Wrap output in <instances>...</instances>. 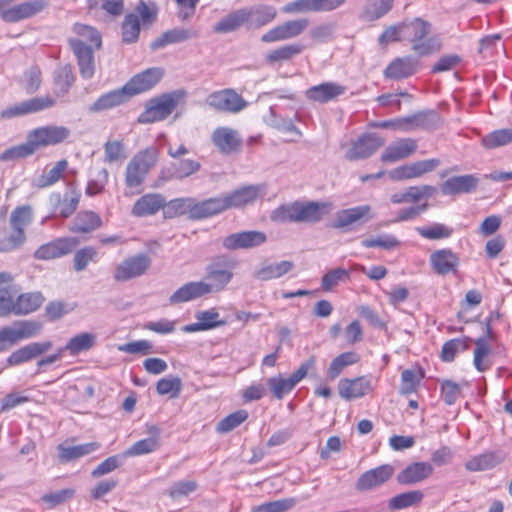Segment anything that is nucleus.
Masks as SVG:
<instances>
[{
	"label": "nucleus",
	"mask_w": 512,
	"mask_h": 512,
	"mask_svg": "<svg viewBox=\"0 0 512 512\" xmlns=\"http://www.w3.org/2000/svg\"><path fill=\"white\" fill-rule=\"evenodd\" d=\"M346 92V87L335 82H324L308 88L305 97L312 102L324 104L333 101Z\"/></svg>",
	"instance_id": "nucleus-35"
},
{
	"label": "nucleus",
	"mask_w": 512,
	"mask_h": 512,
	"mask_svg": "<svg viewBox=\"0 0 512 512\" xmlns=\"http://www.w3.org/2000/svg\"><path fill=\"white\" fill-rule=\"evenodd\" d=\"M424 499V493L421 490H410L397 494L389 499L388 508L391 511L406 509L418 506Z\"/></svg>",
	"instance_id": "nucleus-51"
},
{
	"label": "nucleus",
	"mask_w": 512,
	"mask_h": 512,
	"mask_svg": "<svg viewBox=\"0 0 512 512\" xmlns=\"http://www.w3.org/2000/svg\"><path fill=\"white\" fill-rule=\"evenodd\" d=\"M207 102L214 109L229 113L240 112L247 106L242 96L233 89L213 92L208 96Z\"/></svg>",
	"instance_id": "nucleus-21"
},
{
	"label": "nucleus",
	"mask_w": 512,
	"mask_h": 512,
	"mask_svg": "<svg viewBox=\"0 0 512 512\" xmlns=\"http://www.w3.org/2000/svg\"><path fill=\"white\" fill-rule=\"evenodd\" d=\"M373 390L371 379L367 375L344 377L338 381L337 391L340 398L351 401L363 398Z\"/></svg>",
	"instance_id": "nucleus-16"
},
{
	"label": "nucleus",
	"mask_w": 512,
	"mask_h": 512,
	"mask_svg": "<svg viewBox=\"0 0 512 512\" xmlns=\"http://www.w3.org/2000/svg\"><path fill=\"white\" fill-rule=\"evenodd\" d=\"M164 76L160 67L148 68L134 75L124 86L128 98L152 89Z\"/></svg>",
	"instance_id": "nucleus-18"
},
{
	"label": "nucleus",
	"mask_w": 512,
	"mask_h": 512,
	"mask_svg": "<svg viewBox=\"0 0 512 512\" xmlns=\"http://www.w3.org/2000/svg\"><path fill=\"white\" fill-rule=\"evenodd\" d=\"M194 35H195V33H193L192 31H190L188 29L169 30V31L164 32L157 39H155L151 43L150 47L153 50L159 49L168 44L179 43V42L185 41Z\"/></svg>",
	"instance_id": "nucleus-59"
},
{
	"label": "nucleus",
	"mask_w": 512,
	"mask_h": 512,
	"mask_svg": "<svg viewBox=\"0 0 512 512\" xmlns=\"http://www.w3.org/2000/svg\"><path fill=\"white\" fill-rule=\"evenodd\" d=\"M385 143L381 136L370 133L359 137L348 150L346 157L349 160L363 159L374 154Z\"/></svg>",
	"instance_id": "nucleus-29"
},
{
	"label": "nucleus",
	"mask_w": 512,
	"mask_h": 512,
	"mask_svg": "<svg viewBox=\"0 0 512 512\" xmlns=\"http://www.w3.org/2000/svg\"><path fill=\"white\" fill-rule=\"evenodd\" d=\"M223 196L227 210L239 208L254 203L260 196V189L255 185L243 186Z\"/></svg>",
	"instance_id": "nucleus-41"
},
{
	"label": "nucleus",
	"mask_w": 512,
	"mask_h": 512,
	"mask_svg": "<svg viewBox=\"0 0 512 512\" xmlns=\"http://www.w3.org/2000/svg\"><path fill=\"white\" fill-rule=\"evenodd\" d=\"M81 199V191L74 181L68 182L63 192L56 191L50 196L54 211L64 219L70 218L76 213Z\"/></svg>",
	"instance_id": "nucleus-13"
},
{
	"label": "nucleus",
	"mask_w": 512,
	"mask_h": 512,
	"mask_svg": "<svg viewBox=\"0 0 512 512\" xmlns=\"http://www.w3.org/2000/svg\"><path fill=\"white\" fill-rule=\"evenodd\" d=\"M435 192V187L430 185L410 186L405 191L392 194L390 201L393 204L416 203L432 197Z\"/></svg>",
	"instance_id": "nucleus-45"
},
{
	"label": "nucleus",
	"mask_w": 512,
	"mask_h": 512,
	"mask_svg": "<svg viewBox=\"0 0 512 512\" xmlns=\"http://www.w3.org/2000/svg\"><path fill=\"white\" fill-rule=\"evenodd\" d=\"M236 262L225 255L216 256L206 268V286L210 294L224 290L231 282Z\"/></svg>",
	"instance_id": "nucleus-9"
},
{
	"label": "nucleus",
	"mask_w": 512,
	"mask_h": 512,
	"mask_svg": "<svg viewBox=\"0 0 512 512\" xmlns=\"http://www.w3.org/2000/svg\"><path fill=\"white\" fill-rule=\"evenodd\" d=\"M394 0H368L363 17L368 21H375L386 15L393 7Z\"/></svg>",
	"instance_id": "nucleus-61"
},
{
	"label": "nucleus",
	"mask_w": 512,
	"mask_h": 512,
	"mask_svg": "<svg viewBox=\"0 0 512 512\" xmlns=\"http://www.w3.org/2000/svg\"><path fill=\"white\" fill-rule=\"evenodd\" d=\"M512 143V128L494 130L481 139L486 149H495Z\"/></svg>",
	"instance_id": "nucleus-62"
},
{
	"label": "nucleus",
	"mask_w": 512,
	"mask_h": 512,
	"mask_svg": "<svg viewBox=\"0 0 512 512\" xmlns=\"http://www.w3.org/2000/svg\"><path fill=\"white\" fill-rule=\"evenodd\" d=\"M151 267V258L146 253H139L124 258L113 270L116 282H127L146 274Z\"/></svg>",
	"instance_id": "nucleus-12"
},
{
	"label": "nucleus",
	"mask_w": 512,
	"mask_h": 512,
	"mask_svg": "<svg viewBox=\"0 0 512 512\" xmlns=\"http://www.w3.org/2000/svg\"><path fill=\"white\" fill-rule=\"evenodd\" d=\"M104 162L113 164L122 162L127 157V148L123 139L109 138L103 145Z\"/></svg>",
	"instance_id": "nucleus-55"
},
{
	"label": "nucleus",
	"mask_w": 512,
	"mask_h": 512,
	"mask_svg": "<svg viewBox=\"0 0 512 512\" xmlns=\"http://www.w3.org/2000/svg\"><path fill=\"white\" fill-rule=\"evenodd\" d=\"M48 7L46 0H28L15 4V0H0V18L7 23H17L33 18Z\"/></svg>",
	"instance_id": "nucleus-7"
},
{
	"label": "nucleus",
	"mask_w": 512,
	"mask_h": 512,
	"mask_svg": "<svg viewBox=\"0 0 512 512\" xmlns=\"http://www.w3.org/2000/svg\"><path fill=\"white\" fill-rule=\"evenodd\" d=\"M128 100L124 88L101 95L89 108L91 112H101L119 106Z\"/></svg>",
	"instance_id": "nucleus-52"
},
{
	"label": "nucleus",
	"mask_w": 512,
	"mask_h": 512,
	"mask_svg": "<svg viewBox=\"0 0 512 512\" xmlns=\"http://www.w3.org/2000/svg\"><path fill=\"white\" fill-rule=\"evenodd\" d=\"M440 165V160L425 159L398 166L389 171L390 179L394 181H405L420 178L425 174L434 171Z\"/></svg>",
	"instance_id": "nucleus-17"
},
{
	"label": "nucleus",
	"mask_w": 512,
	"mask_h": 512,
	"mask_svg": "<svg viewBox=\"0 0 512 512\" xmlns=\"http://www.w3.org/2000/svg\"><path fill=\"white\" fill-rule=\"evenodd\" d=\"M103 224L101 216L92 210H82L77 213L69 231L75 234H90Z\"/></svg>",
	"instance_id": "nucleus-39"
},
{
	"label": "nucleus",
	"mask_w": 512,
	"mask_h": 512,
	"mask_svg": "<svg viewBox=\"0 0 512 512\" xmlns=\"http://www.w3.org/2000/svg\"><path fill=\"white\" fill-rule=\"evenodd\" d=\"M148 438L136 441L123 453L124 457H137L150 454L158 450L161 444V431L156 425L147 428Z\"/></svg>",
	"instance_id": "nucleus-34"
},
{
	"label": "nucleus",
	"mask_w": 512,
	"mask_h": 512,
	"mask_svg": "<svg viewBox=\"0 0 512 512\" xmlns=\"http://www.w3.org/2000/svg\"><path fill=\"white\" fill-rule=\"evenodd\" d=\"M248 13H251L250 22L256 28L272 23L278 15L277 9L267 4H260L248 9Z\"/></svg>",
	"instance_id": "nucleus-54"
},
{
	"label": "nucleus",
	"mask_w": 512,
	"mask_h": 512,
	"mask_svg": "<svg viewBox=\"0 0 512 512\" xmlns=\"http://www.w3.org/2000/svg\"><path fill=\"white\" fill-rule=\"evenodd\" d=\"M267 236L262 231L250 230L232 233L222 240V245L227 250L250 249L264 244Z\"/></svg>",
	"instance_id": "nucleus-25"
},
{
	"label": "nucleus",
	"mask_w": 512,
	"mask_h": 512,
	"mask_svg": "<svg viewBox=\"0 0 512 512\" xmlns=\"http://www.w3.org/2000/svg\"><path fill=\"white\" fill-rule=\"evenodd\" d=\"M418 63L410 56L393 59L383 71L387 79L400 80L408 78L416 73Z\"/></svg>",
	"instance_id": "nucleus-37"
},
{
	"label": "nucleus",
	"mask_w": 512,
	"mask_h": 512,
	"mask_svg": "<svg viewBox=\"0 0 512 512\" xmlns=\"http://www.w3.org/2000/svg\"><path fill=\"white\" fill-rule=\"evenodd\" d=\"M75 82V75L70 65L59 67L53 78V93L56 97H63L68 93Z\"/></svg>",
	"instance_id": "nucleus-50"
},
{
	"label": "nucleus",
	"mask_w": 512,
	"mask_h": 512,
	"mask_svg": "<svg viewBox=\"0 0 512 512\" xmlns=\"http://www.w3.org/2000/svg\"><path fill=\"white\" fill-rule=\"evenodd\" d=\"M432 25L430 22L416 17L404 21L405 41L411 43V49L419 56H427L441 48V43L434 37H429Z\"/></svg>",
	"instance_id": "nucleus-5"
},
{
	"label": "nucleus",
	"mask_w": 512,
	"mask_h": 512,
	"mask_svg": "<svg viewBox=\"0 0 512 512\" xmlns=\"http://www.w3.org/2000/svg\"><path fill=\"white\" fill-rule=\"evenodd\" d=\"M187 92L178 89L151 98L139 114L137 122L152 124L167 119L179 106L185 103Z\"/></svg>",
	"instance_id": "nucleus-4"
},
{
	"label": "nucleus",
	"mask_w": 512,
	"mask_h": 512,
	"mask_svg": "<svg viewBox=\"0 0 512 512\" xmlns=\"http://www.w3.org/2000/svg\"><path fill=\"white\" fill-rule=\"evenodd\" d=\"M503 461V456L496 452H485L471 457L466 463L465 468L471 472L485 471L492 469Z\"/></svg>",
	"instance_id": "nucleus-49"
},
{
	"label": "nucleus",
	"mask_w": 512,
	"mask_h": 512,
	"mask_svg": "<svg viewBox=\"0 0 512 512\" xmlns=\"http://www.w3.org/2000/svg\"><path fill=\"white\" fill-rule=\"evenodd\" d=\"M227 210L224 196L213 197L203 201L194 202L188 206L190 218L199 220L205 219Z\"/></svg>",
	"instance_id": "nucleus-30"
},
{
	"label": "nucleus",
	"mask_w": 512,
	"mask_h": 512,
	"mask_svg": "<svg viewBox=\"0 0 512 512\" xmlns=\"http://www.w3.org/2000/svg\"><path fill=\"white\" fill-rule=\"evenodd\" d=\"M160 149L151 145L136 152L128 161L124 171L125 197H133L142 193L145 181L150 172L157 166Z\"/></svg>",
	"instance_id": "nucleus-1"
},
{
	"label": "nucleus",
	"mask_w": 512,
	"mask_h": 512,
	"mask_svg": "<svg viewBox=\"0 0 512 512\" xmlns=\"http://www.w3.org/2000/svg\"><path fill=\"white\" fill-rule=\"evenodd\" d=\"M391 464H383L362 473L356 481V489L360 492L370 491L388 482L394 475Z\"/></svg>",
	"instance_id": "nucleus-22"
},
{
	"label": "nucleus",
	"mask_w": 512,
	"mask_h": 512,
	"mask_svg": "<svg viewBox=\"0 0 512 512\" xmlns=\"http://www.w3.org/2000/svg\"><path fill=\"white\" fill-rule=\"evenodd\" d=\"M141 23L134 13L125 15L121 25L122 42L126 44L135 43L139 39Z\"/></svg>",
	"instance_id": "nucleus-58"
},
{
	"label": "nucleus",
	"mask_w": 512,
	"mask_h": 512,
	"mask_svg": "<svg viewBox=\"0 0 512 512\" xmlns=\"http://www.w3.org/2000/svg\"><path fill=\"white\" fill-rule=\"evenodd\" d=\"M429 264L437 275L456 274L460 267V256L451 248H441L429 256Z\"/></svg>",
	"instance_id": "nucleus-20"
},
{
	"label": "nucleus",
	"mask_w": 512,
	"mask_h": 512,
	"mask_svg": "<svg viewBox=\"0 0 512 512\" xmlns=\"http://www.w3.org/2000/svg\"><path fill=\"white\" fill-rule=\"evenodd\" d=\"M249 417V413L245 409L236 410L222 420L216 426V431L220 434L228 433L235 428L239 427L242 423H244Z\"/></svg>",
	"instance_id": "nucleus-64"
},
{
	"label": "nucleus",
	"mask_w": 512,
	"mask_h": 512,
	"mask_svg": "<svg viewBox=\"0 0 512 512\" xmlns=\"http://www.w3.org/2000/svg\"><path fill=\"white\" fill-rule=\"evenodd\" d=\"M294 268L292 261H281L279 263L264 264L255 271L254 277L260 281H269L280 278Z\"/></svg>",
	"instance_id": "nucleus-48"
},
{
	"label": "nucleus",
	"mask_w": 512,
	"mask_h": 512,
	"mask_svg": "<svg viewBox=\"0 0 512 512\" xmlns=\"http://www.w3.org/2000/svg\"><path fill=\"white\" fill-rule=\"evenodd\" d=\"M32 208L28 205L16 207L10 215L11 232L0 235V252H9L19 248L26 240L25 228L32 221Z\"/></svg>",
	"instance_id": "nucleus-6"
},
{
	"label": "nucleus",
	"mask_w": 512,
	"mask_h": 512,
	"mask_svg": "<svg viewBox=\"0 0 512 512\" xmlns=\"http://www.w3.org/2000/svg\"><path fill=\"white\" fill-rule=\"evenodd\" d=\"M417 233L427 240H444L452 236L454 230L452 227L443 223H432L416 228Z\"/></svg>",
	"instance_id": "nucleus-57"
},
{
	"label": "nucleus",
	"mask_w": 512,
	"mask_h": 512,
	"mask_svg": "<svg viewBox=\"0 0 512 512\" xmlns=\"http://www.w3.org/2000/svg\"><path fill=\"white\" fill-rule=\"evenodd\" d=\"M309 26L307 18H296L273 26L261 36L263 43H276L294 39L302 35Z\"/></svg>",
	"instance_id": "nucleus-14"
},
{
	"label": "nucleus",
	"mask_w": 512,
	"mask_h": 512,
	"mask_svg": "<svg viewBox=\"0 0 512 512\" xmlns=\"http://www.w3.org/2000/svg\"><path fill=\"white\" fill-rule=\"evenodd\" d=\"M44 302L45 296L40 291L17 292L15 316L32 314L39 310Z\"/></svg>",
	"instance_id": "nucleus-44"
},
{
	"label": "nucleus",
	"mask_w": 512,
	"mask_h": 512,
	"mask_svg": "<svg viewBox=\"0 0 512 512\" xmlns=\"http://www.w3.org/2000/svg\"><path fill=\"white\" fill-rule=\"evenodd\" d=\"M469 349V338L450 339L442 345L440 359L443 362H452L459 352Z\"/></svg>",
	"instance_id": "nucleus-60"
},
{
	"label": "nucleus",
	"mask_w": 512,
	"mask_h": 512,
	"mask_svg": "<svg viewBox=\"0 0 512 512\" xmlns=\"http://www.w3.org/2000/svg\"><path fill=\"white\" fill-rule=\"evenodd\" d=\"M68 167L69 162L65 158L59 159L51 166H46L42 174L34 180V187L45 189L56 185L65 179Z\"/></svg>",
	"instance_id": "nucleus-36"
},
{
	"label": "nucleus",
	"mask_w": 512,
	"mask_h": 512,
	"mask_svg": "<svg viewBox=\"0 0 512 512\" xmlns=\"http://www.w3.org/2000/svg\"><path fill=\"white\" fill-rule=\"evenodd\" d=\"M315 357L311 356L306 361L300 364L296 371L289 377L284 375H277L267 379V385L272 392V395L282 400L286 395L291 393L297 384L302 381L308 374L309 370L315 367Z\"/></svg>",
	"instance_id": "nucleus-8"
},
{
	"label": "nucleus",
	"mask_w": 512,
	"mask_h": 512,
	"mask_svg": "<svg viewBox=\"0 0 512 512\" xmlns=\"http://www.w3.org/2000/svg\"><path fill=\"white\" fill-rule=\"evenodd\" d=\"M213 145L223 154H231L238 151L242 140L238 132L230 127H217L211 135Z\"/></svg>",
	"instance_id": "nucleus-32"
},
{
	"label": "nucleus",
	"mask_w": 512,
	"mask_h": 512,
	"mask_svg": "<svg viewBox=\"0 0 512 512\" xmlns=\"http://www.w3.org/2000/svg\"><path fill=\"white\" fill-rule=\"evenodd\" d=\"M68 42L77 59L81 77L84 79L92 78L95 72V48L83 45L80 40H69Z\"/></svg>",
	"instance_id": "nucleus-33"
},
{
	"label": "nucleus",
	"mask_w": 512,
	"mask_h": 512,
	"mask_svg": "<svg viewBox=\"0 0 512 512\" xmlns=\"http://www.w3.org/2000/svg\"><path fill=\"white\" fill-rule=\"evenodd\" d=\"M251 13L248 9L242 8L235 10L225 17H223L214 27L213 31L219 34H226L240 29L245 24L249 23Z\"/></svg>",
	"instance_id": "nucleus-43"
},
{
	"label": "nucleus",
	"mask_w": 512,
	"mask_h": 512,
	"mask_svg": "<svg viewBox=\"0 0 512 512\" xmlns=\"http://www.w3.org/2000/svg\"><path fill=\"white\" fill-rule=\"evenodd\" d=\"M372 219V208L370 205H360L339 210L331 227L340 230H352Z\"/></svg>",
	"instance_id": "nucleus-15"
},
{
	"label": "nucleus",
	"mask_w": 512,
	"mask_h": 512,
	"mask_svg": "<svg viewBox=\"0 0 512 512\" xmlns=\"http://www.w3.org/2000/svg\"><path fill=\"white\" fill-rule=\"evenodd\" d=\"M475 349L473 353V364L477 371L485 372L492 367L490 359L492 355L491 344L487 337H480L475 340Z\"/></svg>",
	"instance_id": "nucleus-47"
},
{
	"label": "nucleus",
	"mask_w": 512,
	"mask_h": 512,
	"mask_svg": "<svg viewBox=\"0 0 512 512\" xmlns=\"http://www.w3.org/2000/svg\"><path fill=\"white\" fill-rule=\"evenodd\" d=\"M434 472L433 465L426 461H415L407 464L396 476L402 486H411L429 479Z\"/></svg>",
	"instance_id": "nucleus-24"
},
{
	"label": "nucleus",
	"mask_w": 512,
	"mask_h": 512,
	"mask_svg": "<svg viewBox=\"0 0 512 512\" xmlns=\"http://www.w3.org/2000/svg\"><path fill=\"white\" fill-rule=\"evenodd\" d=\"M72 30L77 35V38H70L69 40H80L83 45H88L95 49L101 47V35L94 27L82 23H75Z\"/></svg>",
	"instance_id": "nucleus-53"
},
{
	"label": "nucleus",
	"mask_w": 512,
	"mask_h": 512,
	"mask_svg": "<svg viewBox=\"0 0 512 512\" xmlns=\"http://www.w3.org/2000/svg\"><path fill=\"white\" fill-rule=\"evenodd\" d=\"M74 237H61L39 246L34 252L37 260H53L70 254L78 245Z\"/></svg>",
	"instance_id": "nucleus-19"
},
{
	"label": "nucleus",
	"mask_w": 512,
	"mask_h": 512,
	"mask_svg": "<svg viewBox=\"0 0 512 512\" xmlns=\"http://www.w3.org/2000/svg\"><path fill=\"white\" fill-rule=\"evenodd\" d=\"M53 346L51 341L32 342L13 351L7 358L9 366H18L29 362L49 351Z\"/></svg>",
	"instance_id": "nucleus-31"
},
{
	"label": "nucleus",
	"mask_w": 512,
	"mask_h": 512,
	"mask_svg": "<svg viewBox=\"0 0 512 512\" xmlns=\"http://www.w3.org/2000/svg\"><path fill=\"white\" fill-rule=\"evenodd\" d=\"M42 330V324L34 320H22L13 326L0 328V353L9 350L18 342L36 336Z\"/></svg>",
	"instance_id": "nucleus-10"
},
{
	"label": "nucleus",
	"mask_w": 512,
	"mask_h": 512,
	"mask_svg": "<svg viewBox=\"0 0 512 512\" xmlns=\"http://www.w3.org/2000/svg\"><path fill=\"white\" fill-rule=\"evenodd\" d=\"M166 198L156 192H149L141 195L132 205L131 214L137 218L156 215L166 207Z\"/></svg>",
	"instance_id": "nucleus-26"
},
{
	"label": "nucleus",
	"mask_w": 512,
	"mask_h": 512,
	"mask_svg": "<svg viewBox=\"0 0 512 512\" xmlns=\"http://www.w3.org/2000/svg\"><path fill=\"white\" fill-rule=\"evenodd\" d=\"M360 361V355L355 351H345L334 357L326 371L329 380L339 377L346 368L357 364Z\"/></svg>",
	"instance_id": "nucleus-46"
},
{
	"label": "nucleus",
	"mask_w": 512,
	"mask_h": 512,
	"mask_svg": "<svg viewBox=\"0 0 512 512\" xmlns=\"http://www.w3.org/2000/svg\"><path fill=\"white\" fill-rule=\"evenodd\" d=\"M425 372L421 367L406 369L401 373L400 394L409 395L417 391Z\"/></svg>",
	"instance_id": "nucleus-56"
},
{
	"label": "nucleus",
	"mask_w": 512,
	"mask_h": 512,
	"mask_svg": "<svg viewBox=\"0 0 512 512\" xmlns=\"http://www.w3.org/2000/svg\"><path fill=\"white\" fill-rule=\"evenodd\" d=\"M210 294L209 287L204 281H191L178 288L171 296V304H180L201 298Z\"/></svg>",
	"instance_id": "nucleus-38"
},
{
	"label": "nucleus",
	"mask_w": 512,
	"mask_h": 512,
	"mask_svg": "<svg viewBox=\"0 0 512 512\" xmlns=\"http://www.w3.org/2000/svg\"><path fill=\"white\" fill-rule=\"evenodd\" d=\"M304 46L300 43H289L278 46L266 53L265 63L271 67L280 66L285 62L292 61L302 53Z\"/></svg>",
	"instance_id": "nucleus-40"
},
{
	"label": "nucleus",
	"mask_w": 512,
	"mask_h": 512,
	"mask_svg": "<svg viewBox=\"0 0 512 512\" xmlns=\"http://www.w3.org/2000/svg\"><path fill=\"white\" fill-rule=\"evenodd\" d=\"M73 442L74 438H70L57 446V458L60 463L77 461L80 458L94 453L101 447V444L96 441L77 445H74Z\"/></svg>",
	"instance_id": "nucleus-23"
},
{
	"label": "nucleus",
	"mask_w": 512,
	"mask_h": 512,
	"mask_svg": "<svg viewBox=\"0 0 512 512\" xmlns=\"http://www.w3.org/2000/svg\"><path fill=\"white\" fill-rule=\"evenodd\" d=\"M71 131L68 127L62 125H44L39 126L27 134L35 153L48 146H57L68 141Z\"/></svg>",
	"instance_id": "nucleus-11"
},
{
	"label": "nucleus",
	"mask_w": 512,
	"mask_h": 512,
	"mask_svg": "<svg viewBox=\"0 0 512 512\" xmlns=\"http://www.w3.org/2000/svg\"><path fill=\"white\" fill-rule=\"evenodd\" d=\"M329 202H292L276 208L271 219L276 222H305L315 223L320 221L331 210Z\"/></svg>",
	"instance_id": "nucleus-3"
},
{
	"label": "nucleus",
	"mask_w": 512,
	"mask_h": 512,
	"mask_svg": "<svg viewBox=\"0 0 512 512\" xmlns=\"http://www.w3.org/2000/svg\"><path fill=\"white\" fill-rule=\"evenodd\" d=\"M96 342V336L92 333H81L72 337L64 346L65 351L71 355H78L83 351L91 349Z\"/></svg>",
	"instance_id": "nucleus-63"
},
{
	"label": "nucleus",
	"mask_w": 512,
	"mask_h": 512,
	"mask_svg": "<svg viewBox=\"0 0 512 512\" xmlns=\"http://www.w3.org/2000/svg\"><path fill=\"white\" fill-rule=\"evenodd\" d=\"M418 148L416 139L400 138L390 143L382 152L380 159L383 163H395L412 156Z\"/></svg>",
	"instance_id": "nucleus-28"
},
{
	"label": "nucleus",
	"mask_w": 512,
	"mask_h": 512,
	"mask_svg": "<svg viewBox=\"0 0 512 512\" xmlns=\"http://www.w3.org/2000/svg\"><path fill=\"white\" fill-rule=\"evenodd\" d=\"M160 149L151 145L136 152L128 161L124 171L125 197H133L142 193L145 181L150 172L157 166Z\"/></svg>",
	"instance_id": "nucleus-2"
},
{
	"label": "nucleus",
	"mask_w": 512,
	"mask_h": 512,
	"mask_svg": "<svg viewBox=\"0 0 512 512\" xmlns=\"http://www.w3.org/2000/svg\"><path fill=\"white\" fill-rule=\"evenodd\" d=\"M14 276L9 272H0V317L15 315L17 286Z\"/></svg>",
	"instance_id": "nucleus-27"
},
{
	"label": "nucleus",
	"mask_w": 512,
	"mask_h": 512,
	"mask_svg": "<svg viewBox=\"0 0 512 512\" xmlns=\"http://www.w3.org/2000/svg\"><path fill=\"white\" fill-rule=\"evenodd\" d=\"M478 182L479 179L472 174L454 176L442 184L441 191L445 195L470 193L476 189Z\"/></svg>",
	"instance_id": "nucleus-42"
}]
</instances>
